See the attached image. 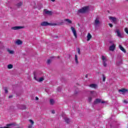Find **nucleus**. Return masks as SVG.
Returning <instances> with one entry per match:
<instances>
[{"mask_svg":"<svg viewBox=\"0 0 128 128\" xmlns=\"http://www.w3.org/2000/svg\"><path fill=\"white\" fill-rule=\"evenodd\" d=\"M118 92L122 94H128V90L126 88H122L118 90Z\"/></svg>","mask_w":128,"mask_h":128,"instance_id":"obj_6","label":"nucleus"},{"mask_svg":"<svg viewBox=\"0 0 128 128\" xmlns=\"http://www.w3.org/2000/svg\"><path fill=\"white\" fill-rule=\"evenodd\" d=\"M52 58H54V57H51V59H48L47 60V64H50V62H52Z\"/></svg>","mask_w":128,"mask_h":128,"instance_id":"obj_24","label":"nucleus"},{"mask_svg":"<svg viewBox=\"0 0 128 128\" xmlns=\"http://www.w3.org/2000/svg\"><path fill=\"white\" fill-rule=\"evenodd\" d=\"M3 90L4 91L5 94H8V88L7 87H4Z\"/></svg>","mask_w":128,"mask_h":128,"instance_id":"obj_23","label":"nucleus"},{"mask_svg":"<svg viewBox=\"0 0 128 128\" xmlns=\"http://www.w3.org/2000/svg\"><path fill=\"white\" fill-rule=\"evenodd\" d=\"M100 24V18H96L94 20V26H98Z\"/></svg>","mask_w":128,"mask_h":128,"instance_id":"obj_9","label":"nucleus"},{"mask_svg":"<svg viewBox=\"0 0 128 128\" xmlns=\"http://www.w3.org/2000/svg\"><path fill=\"white\" fill-rule=\"evenodd\" d=\"M51 112H52V114H56V111L54 110H52Z\"/></svg>","mask_w":128,"mask_h":128,"instance_id":"obj_37","label":"nucleus"},{"mask_svg":"<svg viewBox=\"0 0 128 128\" xmlns=\"http://www.w3.org/2000/svg\"><path fill=\"white\" fill-rule=\"evenodd\" d=\"M7 52H9V54H14V50H10V49H8Z\"/></svg>","mask_w":128,"mask_h":128,"instance_id":"obj_22","label":"nucleus"},{"mask_svg":"<svg viewBox=\"0 0 128 128\" xmlns=\"http://www.w3.org/2000/svg\"><path fill=\"white\" fill-rule=\"evenodd\" d=\"M16 44H18V46H20V44H22V42L20 40H18L16 42Z\"/></svg>","mask_w":128,"mask_h":128,"instance_id":"obj_17","label":"nucleus"},{"mask_svg":"<svg viewBox=\"0 0 128 128\" xmlns=\"http://www.w3.org/2000/svg\"><path fill=\"white\" fill-rule=\"evenodd\" d=\"M126 2H128V0H126Z\"/></svg>","mask_w":128,"mask_h":128,"instance_id":"obj_47","label":"nucleus"},{"mask_svg":"<svg viewBox=\"0 0 128 128\" xmlns=\"http://www.w3.org/2000/svg\"><path fill=\"white\" fill-rule=\"evenodd\" d=\"M70 56V55H69Z\"/></svg>","mask_w":128,"mask_h":128,"instance_id":"obj_48","label":"nucleus"},{"mask_svg":"<svg viewBox=\"0 0 128 128\" xmlns=\"http://www.w3.org/2000/svg\"><path fill=\"white\" fill-rule=\"evenodd\" d=\"M36 100H38V97H36Z\"/></svg>","mask_w":128,"mask_h":128,"instance_id":"obj_43","label":"nucleus"},{"mask_svg":"<svg viewBox=\"0 0 128 128\" xmlns=\"http://www.w3.org/2000/svg\"><path fill=\"white\" fill-rule=\"evenodd\" d=\"M64 120L66 122L67 124H68L70 122V118H65Z\"/></svg>","mask_w":128,"mask_h":128,"instance_id":"obj_28","label":"nucleus"},{"mask_svg":"<svg viewBox=\"0 0 128 128\" xmlns=\"http://www.w3.org/2000/svg\"><path fill=\"white\" fill-rule=\"evenodd\" d=\"M22 26H16L12 27L11 28V30H22Z\"/></svg>","mask_w":128,"mask_h":128,"instance_id":"obj_10","label":"nucleus"},{"mask_svg":"<svg viewBox=\"0 0 128 128\" xmlns=\"http://www.w3.org/2000/svg\"><path fill=\"white\" fill-rule=\"evenodd\" d=\"M108 104V102L102 100L100 99H96L94 101V104Z\"/></svg>","mask_w":128,"mask_h":128,"instance_id":"obj_4","label":"nucleus"},{"mask_svg":"<svg viewBox=\"0 0 128 128\" xmlns=\"http://www.w3.org/2000/svg\"><path fill=\"white\" fill-rule=\"evenodd\" d=\"M16 96H20V94L16 93Z\"/></svg>","mask_w":128,"mask_h":128,"instance_id":"obj_42","label":"nucleus"},{"mask_svg":"<svg viewBox=\"0 0 128 128\" xmlns=\"http://www.w3.org/2000/svg\"><path fill=\"white\" fill-rule=\"evenodd\" d=\"M88 100L89 102H92V97H89L88 98Z\"/></svg>","mask_w":128,"mask_h":128,"instance_id":"obj_33","label":"nucleus"},{"mask_svg":"<svg viewBox=\"0 0 128 128\" xmlns=\"http://www.w3.org/2000/svg\"><path fill=\"white\" fill-rule=\"evenodd\" d=\"M40 26H56V24L44 22L40 24Z\"/></svg>","mask_w":128,"mask_h":128,"instance_id":"obj_2","label":"nucleus"},{"mask_svg":"<svg viewBox=\"0 0 128 128\" xmlns=\"http://www.w3.org/2000/svg\"><path fill=\"white\" fill-rule=\"evenodd\" d=\"M88 10V6H85L78 10V14H84Z\"/></svg>","mask_w":128,"mask_h":128,"instance_id":"obj_1","label":"nucleus"},{"mask_svg":"<svg viewBox=\"0 0 128 128\" xmlns=\"http://www.w3.org/2000/svg\"><path fill=\"white\" fill-rule=\"evenodd\" d=\"M115 48H116V44H113L112 45L110 46L109 48L110 50H112V52H113V50H114Z\"/></svg>","mask_w":128,"mask_h":128,"instance_id":"obj_14","label":"nucleus"},{"mask_svg":"<svg viewBox=\"0 0 128 128\" xmlns=\"http://www.w3.org/2000/svg\"><path fill=\"white\" fill-rule=\"evenodd\" d=\"M14 68V66L12 64H10L8 66V68H9L10 70V68Z\"/></svg>","mask_w":128,"mask_h":128,"instance_id":"obj_27","label":"nucleus"},{"mask_svg":"<svg viewBox=\"0 0 128 128\" xmlns=\"http://www.w3.org/2000/svg\"><path fill=\"white\" fill-rule=\"evenodd\" d=\"M102 76H103L102 81L106 82V76H104V75H102Z\"/></svg>","mask_w":128,"mask_h":128,"instance_id":"obj_32","label":"nucleus"},{"mask_svg":"<svg viewBox=\"0 0 128 128\" xmlns=\"http://www.w3.org/2000/svg\"><path fill=\"white\" fill-rule=\"evenodd\" d=\"M44 12L46 14H48L49 16H52V12L46 9L44 10Z\"/></svg>","mask_w":128,"mask_h":128,"instance_id":"obj_11","label":"nucleus"},{"mask_svg":"<svg viewBox=\"0 0 128 128\" xmlns=\"http://www.w3.org/2000/svg\"><path fill=\"white\" fill-rule=\"evenodd\" d=\"M109 42H110V44L112 45L114 44V41L110 40V41Z\"/></svg>","mask_w":128,"mask_h":128,"instance_id":"obj_35","label":"nucleus"},{"mask_svg":"<svg viewBox=\"0 0 128 128\" xmlns=\"http://www.w3.org/2000/svg\"><path fill=\"white\" fill-rule=\"evenodd\" d=\"M108 26H110V28H112V24H108Z\"/></svg>","mask_w":128,"mask_h":128,"instance_id":"obj_38","label":"nucleus"},{"mask_svg":"<svg viewBox=\"0 0 128 128\" xmlns=\"http://www.w3.org/2000/svg\"><path fill=\"white\" fill-rule=\"evenodd\" d=\"M78 54H80V48H78Z\"/></svg>","mask_w":128,"mask_h":128,"instance_id":"obj_31","label":"nucleus"},{"mask_svg":"<svg viewBox=\"0 0 128 128\" xmlns=\"http://www.w3.org/2000/svg\"><path fill=\"white\" fill-rule=\"evenodd\" d=\"M74 94H78V92L75 91Z\"/></svg>","mask_w":128,"mask_h":128,"instance_id":"obj_40","label":"nucleus"},{"mask_svg":"<svg viewBox=\"0 0 128 128\" xmlns=\"http://www.w3.org/2000/svg\"><path fill=\"white\" fill-rule=\"evenodd\" d=\"M33 126L34 125H32V124H28V128H32Z\"/></svg>","mask_w":128,"mask_h":128,"instance_id":"obj_34","label":"nucleus"},{"mask_svg":"<svg viewBox=\"0 0 128 128\" xmlns=\"http://www.w3.org/2000/svg\"><path fill=\"white\" fill-rule=\"evenodd\" d=\"M124 104H127L128 102L126 100H124Z\"/></svg>","mask_w":128,"mask_h":128,"instance_id":"obj_41","label":"nucleus"},{"mask_svg":"<svg viewBox=\"0 0 128 128\" xmlns=\"http://www.w3.org/2000/svg\"><path fill=\"white\" fill-rule=\"evenodd\" d=\"M22 6V2H19L16 4V6L18 8H20V6Z\"/></svg>","mask_w":128,"mask_h":128,"instance_id":"obj_25","label":"nucleus"},{"mask_svg":"<svg viewBox=\"0 0 128 128\" xmlns=\"http://www.w3.org/2000/svg\"><path fill=\"white\" fill-rule=\"evenodd\" d=\"M120 64H122V61H120V62H116V64L117 66H120Z\"/></svg>","mask_w":128,"mask_h":128,"instance_id":"obj_36","label":"nucleus"},{"mask_svg":"<svg viewBox=\"0 0 128 128\" xmlns=\"http://www.w3.org/2000/svg\"><path fill=\"white\" fill-rule=\"evenodd\" d=\"M18 124L16 123H12L10 124H8L6 126L1 127L0 128H14V126H16Z\"/></svg>","mask_w":128,"mask_h":128,"instance_id":"obj_3","label":"nucleus"},{"mask_svg":"<svg viewBox=\"0 0 128 128\" xmlns=\"http://www.w3.org/2000/svg\"><path fill=\"white\" fill-rule=\"evenodd\" d=\"M52 2H56V0H50Z\"/></svg>","mask_w":128,"mask_h":128,"instance_id":"obj_44","label":"nucleus"},{"mask_svg":"<svg viewBox=\"0 0 128 128\" xmlns=\"http://www.w3.org/2000/svg\"><path fill=\"white\" fill-rule=\"evenodd\" d=\"M60 24H64V22H61Z\"/></svg>","mask_w":128,"mask_h":128,"instance_id":"obj_45","label":"nucleus"},{"mask_svg":"<svg viewBox=\"0 0 128 128\" xmlns=\"http://www.w3.org/2000/svg\"><path fill=\"white\" fill-rule=\"evenodd\" d=\"M34 78L36 80L37 82H40L44 80V78H40L39 80L36 78V75H34Z\"/></svg>","mask_w":128,"mask_h":128,"instance_id":"obj_13","label":"nucleus"},{"mask_svg":"<svg viewBox=\"0 0 128 128\" xmlns=\"http://www.w3.org/2000/svg\"><path fill=\"white\" fill-rule=\"evenodd\" d=\"M29 122H30V124L32 125H34V120H28Z\"/></svg>","mask_w":128,"mask_h":128,"instance_id":"obj_29","label":"nucleus"},{"mask_svg":"<svg viewBox=\"0 0 128 128\" xmlns=\"http://www.w3.org/2000/svg\"><path fill=\"white\" fill-rule=\"evenodd\" d=\"M89 86L92 88H98V85L96 84H90Z\"/></svg>","mask_w":128,"mask_h":128,"instance_id":"obj_15","label":"nucleus"},{"mask_svg":"<svg viewBox=\"0 0 128 128\" xmlns=\"http://www.w3.org/2000/svg\"><path fill=\"white\" fill-rule=\"evenodd\" d=\"M85 78H88V74H86Z\"/></svg>","mask_w":128,"mask_h":128,"instance_id":"obj_46","label":"nucleus"},{"mask_svg":"<svg viewBox=\"0 0 128 128\" xmlns=\"http://www.w3.org/2000/svg\"><path fill=\"white\" fill-rule=\"evenodd\" d=\"M57 90H58V92H60V88L58 87V88H57Z\"/></svg>","mask_w":128,"mask_h":128,"instance_id":"obj_39","label":"nucleus"},{"mask_svg":"<svg viewBox=\"0 0 128 128\" xmlns=\"http://www.w3.org/2000/svg\"><path fill=\"white\" fill-rule=\"evenodd\" d=\"M70 30L72 32L75 38H78V34H76V28L73 26H71Z\"/></svg>","mask_w":128,"mask_h":128,"instance_id":"obj_7","label":"nucleus"},{"mask_svg":"<svg viewBox=\"0 0 128 128\" xmlns=\"http://www.w3.org/2000/svg\"><path fill=\"white\" fill-rule=\"evenodd\" d=\"M115 32L117 34V36H118V38H122V34H120V30L118 29H116Z\"/></svg>","mask_w":128,"mask_h":128,"instance_id":"obj_12","label":"nucleus"},{"mask_svg":"<svg viewBox=\"0 0 128 128\" xmlns=\"http://www.w3.org/2000/svg\"><path fill=\"white\" fill-rule=\"evenodd\" d=\"M124 32H126V34H128V28H124Z\"/></svg>","mask_w":128,"mask_h":128,"instance_id":"obj_30","label":"nucleus"},{"mask_svg":"<svg viewBox=\"0 0 128 128\" xmlns=\"http://www.w3.org/2000/svg\"><path fill=\"white\" fill-rule=\"evenodd\" d=\"M92 36L90 34V33H88V36H87V41L88 42L92 38Z\"/></svg>","mask_w":128,"mask_h":128,"instance_id":"obj_19","label":"nucleus"},{"mask_svg":"<svg viewBox=\"0 0 128 128\" xmlns=\"http://www.w3.org/2000/svg\"><path fill=\"white\" fill-rule=\"evenodd\" d=\"M64 22H68V24H72V20H70V19H68V18L65 19Z\"/></svg>","mask_w":128,"mask_h":128,"instance_id":"obj_26","label":"nucleus"},{"mask_svg":"<svg viewBox=\"0 0 128 128\" xmlns=\"http://www.w3.org/2000/svg\"><path fill=\"white\" fill-rule=\"evenodd\" d=\"M74 60H75V62L76 64H78V55L76 54L75 55V58H74Z\"/></svg>","mask_w":128,"mask_h":128,"instance_id":"obj_20","label":"nucleus"},{"mask_svg":"<svg viewBox=\"0 0 128 128\" xmlns=\"http://www.w3.org/2000/svg\"><path fill=\"white\" fill-rule=\"evenodd\" d=\"M89 94L91 95V96H96V92L95 91H90L89 92Z\"/></svg>","mask_w":128,"mask_h":128,"instance_id":"obj_18","label":"nucleus"},{"mask_svg":"<svg viewBox=\"0 0 128 128\" xmlns=\"http://www.w3.org/2000/svg\"><path fill=\"white\" fill-rule=\"evenodd\" d=\"M50 104H52V106L54 104V103L56 102L54 101V99H50Z\"/></svg>","mask_w":128,"mask_h":128,"instance_id":"obj_21","label":"nucleus"},{"mask_svg":"<svg viewBox=\"0 0 128 128\" xmlns=\"http://www.w3.org/2000/svg\"><path fill=\"white\" fill-rule=\"evenodd\" d=\"M119 48L120 50L123 52H126V50L124 49V47H122V45H119Z\"/></svg>","mask_w":128,"mask_h":128,"instance_id":"obj_16","label":"nucleus"},{"mask_svg":"<svg viewBox=\"0 0 128 128\" xmlns=\"http://www.w3.org/2000/svg\"><path fill=\"white\" fill-rule=\"evenodd\" d=\"M102 64L104 68H106L108 64H106V62H108V60H106V58L104 56H102Z\"/></svg>","mask_w":128,"mask_h":128,"instance_id":"obj_5","label":"nucleus"},{"mask_svg":"<svg viewBox=\"0 0 128 128\" xmlns=\"http://www.w3.org/2000/svg\"><path fill=\"white\" fill-rule=\"evenodd\" d=\"M109 20H110L111 22H112L114 24H116L118 22V18H116L110 16L109 18Z\"/></svg>","mask_w":128,"mask_h":128,"instance_id":"obj_8","label":"nucleus"}]
</instances>
